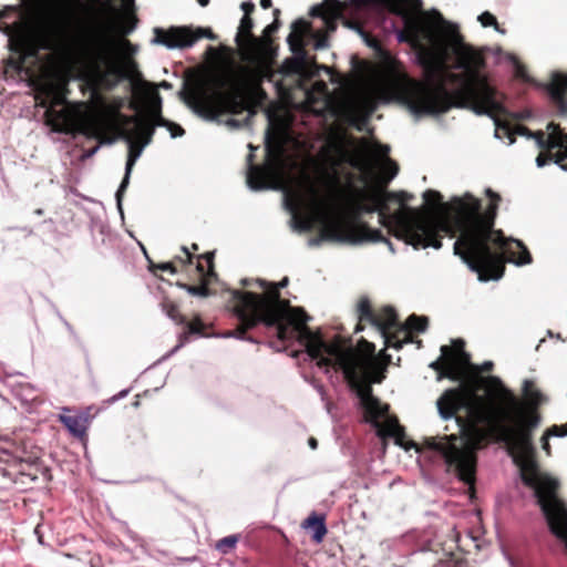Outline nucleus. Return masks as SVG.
<instances>
[{"instance_id": "69168bd1", "label": "nucleus", "mask_w": 567, "mask_h": 567, "mask_svg": "<svg viewBox=\"0 0 567 567\" xmlns=\"http://www.w3.org/2000/svg\"><path fill=\"white\" fill-rule=\"evenodd\" d=\"M260 6H261L264 9H269V8H271V6H272V1H271V0H260Z\"/></svg>"}, {"instance_id": "20e7f679", "label": "nucleus", "mask_w": 567, "mask_h": 567, "mask_svg": "<svg viewBox=\"0 0 567 567\" xmlns=\"http://www.w3.org/2000/svg\"><path fill=\"white\" fill-rule=\"evenodd\" d=\"M453 52L455 53L454 69L462 73L449 72L446 55L441 53L434 64V71L449 79V83L457 84L449 90L444 81L435 85H426L411 80L402 92L404 103L414 114H440L451 107L471 109L478 115H487L495 124V136L507 137L509 144L515 143L513 126L507 117L519 116L511 113L499 100V93L492 86L482 71L486 68V49H478L463 41L457 33L454 37Z\"/></svg>"}, {"instance_id": "bf43d9fd", "label": "nucleus", "mask_w": 567, "mask_h": 567, "mask_svg": "<svg viewBox=\"0 0 567 567\" xmlns=\"http://www.w3.org/2000/svg\"><path fill=\"white\" fill-rule=\"evenodd\" d=\"M367 118H354L352 121V125L358 130L362 131L363 124L365 123Z\"/></svg>"}, {"instance_id": "79ce46f5", "label": "nucleus", "mask_w": 567, "mask_h": 567, "mask_svg": "<svg viewBox=\"0 0 567 567\" xmlns=\"http://www.w3.org/2000/svg\"><path fill=\"white\" fill-rule=\"evenodd\" d=\"M20 391L21 392L18 395L24 402H31V401H35L38 399L37 391L29 384L22 385L20 388Z\"/></svg>"}, {"instance_id": "a211bd4d", "label": "nucleus", "mask_w": 567, "mask_h": 567, "mask_svg": "<svg viewBox=\"0 0 567 567\" xmlns=\"http://www.w3.org/2000/svg\"><path fill=\"white\" fill-rule=\"evenodd\" d=\"M94 416L92 408L74 414H60L59 421L68 429V431L76 439H84L86 436L87 427Z\"/></svg>"}, {"instance_id": "4d7b16f0", "label": "nucleus", "mask_w": 567, "mask_h": 567, "mask_svg": "<svg viewBox=\"0 0 567 567\" xmlns=\"http://www.w3.org/2000/svg\"><path fill=\"white\" fill-rule=\"evenodd\" d=\"M515 74L519 79H523V80H527L528 79L527 70H526V68L523 64H517L516 65Z\"/></svg>"}, {"instance_id": "49530a36", "label": "nucleus", "mask_w": 567, "mask_h": 567, "mask_svg": "<svg viewBox=\"0 0 567 567\" xmlns=\"http://www.w3.org/2000/svg\"><path fill=\"white\" fill-rule=\"evenodd\" d=\"M150 268L153 272H155L156 269L162 271H169L171 274L177 272V266L175 265V261L161 262L157 265L151 264Z\"/></svg>"}, {"instance_id": "052dcab7", "label": "nucleus", "mask_w": 567, "mask_h": 567, "mask_svg": "<svg viewBox=\"0 0 567 567\" xmlns=\"http://www.w3.org/2000/svg\"><path fill=\"white\" fill-rule=\"evenodd\" d=\"M256 280L257 279L244 278L240 280V285L244 288L251 287L252 285H257Z\"/></svg>"}, {"instance_id": "bb28decb", "label": "nucleus", "mask_w": 567, "mask_h": 567, "mask_svg": "<svg viewBox=\"0 0 567 567\" xmlns=\"http://www.w3.org/2000/svg\"><path fill=\"white\" fill-rule=\"evenodd\" d=\"M141 120L157 127H163L168 124V120L162 115V99L157 91H154L153 101L151 102L146 113L141 116Z\"/></svg>"}, {"instance_id": "4468645a", "label": "nucleus", "mask_w": 567, "mask_h": 567, "mask_svg": "<svg viewBox=\"0 0 567 567\" xmlns=\"http://www.w3.org/2000/svg\"><path fill=\"white\" fill-rule=\"evenodd\" d=\"M155 42L163 44L169 49L175 48H189L198 40L207 38L215 40L216 35L209 28H193V27H171L168 29L155 28Z\"/></svg>"}, {"instance_id": "8fccbe9b", "label": "nucleus", "mask_w": 567, "mask_h": 567, "mask_svg": "<svg viewBox=\"0 0 567 567\" xmlns=\"http://www.w3.org/2000/svg\"><path fill=\"white\" fill-rule=\"evenodd\" d=\"M567 423L564 425H553L546 430V436H566Z\"/></svg>"}, {"instance_id": "58836bf2", "label": "nucleus", "mask_w": 567, "mask_h": 567, "mask_svg": "<svg viewBox=\"0 0 567 567\" xmlns=\"http://www.w3.org/2000/svg\"><path fill=\"white\" fill-rule=\"evenodd\" d=\"M214 257H215L214 251H208V252H205V254L198 256V259H205V261L207 262V269L204 268V275L210 276L213 278H215L217 276L215 272Z\"/></svg>"}, {"instance_id": "338daca9", "label": "nucleus", "mask_w": 567, "mask_h": 567, "mask_svg": "<svg viewBox=\"0 0 567 567\" xmlns=\"http://www.w3.org/2000/svg\"><path fill=\"white\" fill-rule=\"evenodd\" d=\"M309 445L311 449H317L318 442L315 437L309 439Z\"/></svg>"}, {"instance_id": "0e129e2a", "label": "nucleus", "mask_w": 567, "mask_h": 567, "mask_svg": "<svg viewBox=\"0 0 567 567\" xmlns=\"http://www.w3.org/2000/svg\"><path fill=\"white\" fill-rule=\"evenodd\" d=\"M492 369H493V362H491V361L484 362L483 365L481 367V370L484 372H489Z\"/></svg>"}, {"instance_id": "7c9ffc66", "label": "nucleus", "mask_w": 567, "mask_h": 567, "mask_svg": "<svg viewBox=\"0 0 567 567\" xmlns=\"http://www.w3.org/2000/svg\"><path fill=\"white\" fill-rule=\"evenodd\" d=\"M406 331L412 334L413 331L425 332L429 328V318L425 316L411 315L403 324ZM413 338V336H411Z\"/></svg>"}, {"instance_id": "b1692460", "label": "nucleus", "mask_w": 567, "mask_h": 567, "mask_svg": "<svg viewBox=\"0 0 567 567\" xmlns=\"http://www.w3.org/2000/svg\"><path fill=\"white\" fill-rule=\"evenodd\" d=\"M309 14L313 18H321L329 30L336 29V18L340 14V3L338 1H324L310 9Z\"/></svg>"}, {"instance_id": "f3484780", "label": "nucleus", "mask_w": 567, "mask_h": 567, "mask_svg": "<svg viewBox=\"0 0 567 567\" xmlns=\"http://www.w3.org/2000/svg\"><path fill=\"white\" fill-rule=\"evenodd\" d=\"M539 87L545 92L548 104L559 117H567V72L554 71Z\"/></svg>"}, {"instance_id": "de8ad7c7", "label": "nucleus", "mask_w": 567, "mask_h": 567, "mask_svg": "<svg viewBox=\"0 0 567 567\" xmlns=\"http://www.w3.org/2000/svg\"><path fill=\"white\" fill-rule=\"evenodd\" d=\"M532 138L536 140L538 147L542 150H556L557 148V147H549L550 143L547 142V136L542 131L534 133V136H532Z\"/></svg>"}, {"instance_id": "5fc2aeb1", "label": "nucleus", "mask_w": 567, "mask_h": 567, "mask_svg": "<svg viewBox=\"0 0 567 567\" xmlns=\"http://www.w3.org/2000/svg\"><path fill=\"white\" fill-rule=\"evenodd\" d=\"M385 169L388 172V175H389V179H392L399 172V166L395 162H393L392 159L388 158L386 161V164H385Z\"/></svg>"}, {"instance_id": "4be33fe9", "label": "nucleus", "mask_w": 567, "mask_h": 567, "mask_svg": "<svg viewBox=\"0 0 567 567\" xmlns=\"http://www.w3.org/2000/svg\"><path fill=\"white\" fill-rule=\"evenodd\" d=\"M312 33V28L309 21L303 18H299L291 24V31L287 38V42L290 50L301 49L306 50L307 38Z\"/></svg>"}, {"instance_id": "dca6fc26", "label": "nucleus", "mask_w": 567, "mask_h": 567, "mask_svg": "<svg viewBox=\"0 0 567 567\" xmlns=\"http://www.w3.org/2000/svg\"><path fill=\"white\" fill-rule=\"evenodd\" d=\"M266 151L269 164L267 166L252 165L248 171L247 184L254 190L268 188L276 168L282 162L284 150L281 146L267 145Z\"/></svg>"}, {"instance_id": "aec40b11", "label": "nucleus", "mask_w": 567, "mask_h": 567, "mask_svg": "<svg viewBox=\"0 0 567 567\" xmlns=\"http://www.w3.org/2000/svg\"><path fill=\"white\" fill-rule=\"evenodd\" d=\"M125 140L130 143V146H128V156H127L126 167H125V175H124V177L120 184V187L116 192V200H117L118 207H121L124 192L126 190V188L130 184V176H131L133 166H134L135 162L137 161V158L141 156L143 148L145 147V145H143L142 143H140L136 140H133V138H125Z\"/></svg>"}, {"instance_id": "473e14b6", "label": "nucleus", "mask_w": 567, "mask_h": 567, "mask_svg": "<svg viewBox=\"0 0 567 567\" xmlns=\"http://www.w3.org/2000/svg\"><path fill=\"white\" fill-rule=\"evenodd\" d=\"M358 312L360 321H368L370 323L375 315V311L372 309L370 300L365 297L359 300Z\"/></svg>"}, {"instance_id": "5701e85b", "label": "nucleus", "mask_w": 567, "mask_h": 567, "mask_svg": "<svg viewBox=\"0 0 567 567\" xmlns=\"http://www.w3.org/2000/svg\"><path fill=\"white\" fill-rule=\"evenodd\" d=\"M290 51L293 53V56L285 60L281 66V72L286 75L303 74L309 64V54L307 50H301L299 48Z\"/></svg>"}, {"instance_id": "603ef678", "label": "nucleus", "mask_w": 567, "mask_h": 567, "mask_svg": "<svg viewBox=\"0 0 567 567\" xmlns=\"http://www.w3.org/2000/svg\"><path fill=\"white\" fill-rule=\"evenodd\" d=\"M163 127H167L172 137H178V136L184 135V133H185L184 128L181 125L173 123L171 121H168V124L164 125Z\"/></svg>"}, {"instance_id": "39448f33", "label": "nucleus", "mask_w": 567, "mask_h": 567, "mask_svg": "<svg viewBox=\"0 0 567 567\" xmlns=\"http://www.w3.org/2000/svg\"><path fill=\"white\" fill-rule=\"evenodd\" d=\"M257 286L264 293H256L247 290L231 289L230 302L233 313L239 320L238 326L225 333L226 337H235L241 340L254 341L246 337L247 332L259 323L276 328L280 341L298 340L305 346L309 357H318L319 344L323 339L322 333L312 331L307 322L310 317L303 308L292 307L288 299H282L280 289L287 287L288 277L279 282H269L257 278Z\"/></svg>"}, {"instance_id": "a18cd8bd", "label": "nucleus", "mask_w": 567, "mask_h": 567, "mask_svg": "<svg viewBox=\"0 0 567 567\" xmlns=\"http://www.w3.org/2000/svg\"><path fill=\"white\" fill-rule=\"evenodd\" d=\"M311 38L315 40V49H324L328 47V35L322 31H317L310 34Z\"/></svg>"}, {"instance_id": "f257e3e1", "label": "nucleus", "mask_w": 567, "mask_h": 567, "mask_svg": "<svg viewBox=\"0 0 567 567\" xmlns=\"http://www.w3.org/2000/svg\"><path fill=\"white\" fill-rule=\"evenodd\" d=\"M348 212L359 219L362 213L378 212L380 224L389 233L415 249L442 247L443 235L454 243V254L476 272L478 280H498L505 272V264L528 265L533 258L527 247L517 239L506 238L495 228L502 197L492 188L485 189L488 204L483 210L482 202L474 195L454 200V223L427 209H415L405 203L413 196L406 192H385L381 188H359L349 185Z\"/></svg>"}, {"instance_id": "c9c22d12", "label": "nucleus", "mask_w": 567, "mask_h": 567, "mask_svg": "<svg viewBox=\"0 0 567 567\" xmlns=\"http://www.w3.org/2000/svg\"><path fill=\"white\" fill-rule=\"evenodd\" d=\"M280 19H274V21L264 29L262 37H260L259 39H264L265 42L259 50H262L271 44L272 40L270 39V37L274 33H276L280 29Z\"/></svg>"}, {"instance_id": "2f4dec72", "label": "nucleus", "mask_w": 567, "mask_h": 567, "mask_svg": "<svg viewBox=\"0 0 567 567\" xmlns=\"http://www.w3.org/2000/svg\"><path fill=\"white\" fill-rule=\"evenodd\" d=\"M560 143H554L556 146L555 163L560 166L561 169L567 171V135L561 136Z\"/></svg>"}, {"instance_id": "13d9d810", "label": "nucleus", "mask_w": 567, "mask_h": 567, "mask_svg": "<svg viewBox=\"0 0 567 567\" xmlns=\"http://www.w3.org/2000/svg\"><path fill=\"white\" fill-rule=\"evenodd\" d=\"M241 10L244 11V16L251 17V13L255 11V4L252 2H243Z\"/></svg>"}, {"instance_id": "1a4fd4ad", "label": "nucleus", "mask_w": 567, "mask_h": 567, "mask_svg": "<svg viewBox=\"0 0 567 567\" xmlns=\"http://www.w3.org/2000/svg\"><path fill=\"white\" fill-rule=\"evenodd\" d=\"M437 372V380L449 379L461 382L457 388H471L475 395L480 389L477 383L485 382V378L478 375L480 369L471 362V354L465 351L463 339L452 340L451 346L441 347V357L430 364Z\"/></svg>"}, {"instance_id": "393cba45", "label": "nucleus", "mask_w": 567, "mask_h": 567, "mask_svg": "<svg viewBox=\"0 0 567 567\" xmlns=\"http://www.w3.org/2000/svg\"><path fill=\"white\" fill-rule=\"evenodd\" d=\"M35 95L53 99L55 104H64L66 102V85L60 84L53 80H43L38 83Z\"/></svg>"}, {"instance_id": "0eeeda50", "label": "nucleus", "mask_w": 567, "mask_h": 567, "mask_svg": "<svg viewBox=\"0 0 567 567\" xmlns=\"http://www.w3.org/2000/svg\"><path fill=\"white\" fill-rule=\"evenodd\" d=\"M310 358L317 360V367L326 368L327 371L330 368L341 370L349 388L360 399L365 421L380 425V419L388 415L390 406L382 404L372 393V383H381L385 378L373 361L362 357L340 334L329 342L322 339L318 357Z\"/></svg>"}, {"instance_id": "774afa93", "label": "nucleus", "mask_w": 567, "mask_h": 567, "mask_svg": "<svg viewBox=\"0 0 567 567\" xmlns=\"http://www.w3.org/2000/svg\"><path fill=\"white\" fill-rule=\"evenodd\" d=\"M272 13H274V19H279V17H280V10L279 9H275Z\"/></svg>"}, {"instance_id": "9b49d317", "label": "nucleus", "mask_w": 567, "mask_h": 567, "mask_svg": "<svg viewBox=\"0 0 567 567\" xmlns=\"http://www.w3.org/2000/svg\"><path fill=\"white\" fill-rule=\"evenodd\" d=\"M485 385L488 388L487 396H483L486 401L493 402L495 406L505 411L504 423L508 425H515L522 415L532 411L537 412V406L545 400L542 392L536 389L535 383L532 380H525L523 385V392L525 398L532 405L528 409H523L522 402L518 398L507 389L499 378L489 375L485 378Z\"/></svg>"}, {"instance_id": "423d86ee", "label": "nucleus", "mask_w": 567, "mask_h": 567, "mask_svg": "<svg viewBox=\"0 0 567 567\" xmlns=\"http://www.w3.org/2000/svg\"><path fill=\"white\" fill-rule=\"evenodd\" d=\"M272 70L268 61L257 60L250 68L229 61L221 74L214 79L215 90L208 93L204 87L194 89L186 102L200 116L214 121L224 114H240L248 109L250 93L266 96L261 84L271 80Z\"/></svg>"}, {"instance_id": "a878e982", "label": "nucleus", "mask_w": 567, "mask_h": 567, "mask_svg": "<svg viewBox=\"0 0 567 567\" xmlns=\"http://www.w3.org/2000/svg\"><path fill=\"white\" fill-rule=\"evenodd\" d=\"M196 269L199 274V285H188L178 282L177 286L182 289H185L189 295L197 297H209L212 295V290L209 288V284L213 277L204 275V265L202 262H197Z\"/></svg>"}, {"instance_id": "e433bc0d", "label": "nucleus", "mask_w": 567, "mask_h": 567, "mask_svg": "<svg viewBox=\"0 0 567 567\" xmlns=\"http://www.w3.org/2000/svg\"><path fill=\"white\" fill-rule=\"evenodd\" d=\"M239 540V537L237 535H230L227 537H224L219 539L216 543V549L219 550L223 554L229 553L231 549H234Z\"/></svg>"}, {"instance_id": "2eb2a0df", "label": "nucleus", "mask_w": 567, "mask_h": 567, "mask_svg": "<svg viewBox=\"0 0 567 567\" xmlns=\"http://www.w3.org/2000/svg\"><path fill=\"white\" fill-rule=\"evenodd\" d=\"M114 118L118 135L123 138H133L147 146L152 143L157 126L142 121L140 115H126L114 111Z\"/></svg>"}, {"instance_id": "9d476101", "label": "nucleus", "mask_w": 567, "mask_h": 567, "mask_svg": "<svg viewBox=\"0 0 567 567\" xmlns=\"http://www.w3.org/2000/svg\"><path fill=\"white\" fill-rule=\"evenodd\" d=\"M37 106L45 109V124L51 126L52 131L70 134L78 132L89 138H95L100 143H111L106 137V118L103 114H95L80 123H75L74 116L68 109L56 110L59 104L53 103V99L35 95Z\"/></svg>"}, {"instance_id": "6e6552de", "label": "nucleus", "mask_w": 567, "mask_h": 567, "mask_svg": "<svg viewBox=\"0 0 567 567\" xmlns=\"http://www.w3.org/2000/svg\"><path fill=\"white\" fill-rule=\"evenodd\" d=\"M390 12L400 16L403 19V28L398 31V40L403 43H409L415 49H423L425 51V58L423 59V65L426 72V81L422 84L435 85L440 81H444V84L449 82V79L437 74L434 71V64L436 59L443 53L446 55V62L450 59V54L453 52L454 37L460 34L463 37L456 28L449 30L450 44L444 39L435 37L432 32V27L422 17L414 16L412 12L421 10L422 3L420 0H380ZM464 40V38H462ZM449 72V64L446 63ZM421 83V81H419Z\"/></svg>"}, {"instance_id": "72a5a7b5", "label": "nucleus", "mask_w": 567, "mask_h": 567, "mask_svg": "<svg viewBox=\"0 0 567 567\" xmlns=\"http://www.w3.org/2000/svg\"><path fill=\"white\" fill-rule=\"evenodd\" d=\"M185 326V334H198L205 336L206 326L200 319L199 316H196L192 321H186Z\"/></svg>"}, {"instance_id": "412c9836", "label": "nucleus", "mask_w": 567, "mask_h": 567, "mask_svg": "<svg viewBox=\"0 0 567 567\" xmlns=\"http://www.w3.org/2000/svg\"><path fill=\"white\" fill-rule=\"evenodd\" d=\"M254 20L251 17L243 16L236 34V43L243 49H260L264 39H258L252 33Z\"/></svg>"}, {"instance_id": "a19ab883", "label": "nucleus", "mask_w": 567, "mask_h": 567, "mask_svg": "<svg viewBox=\"0 0 567 567\" xmlns=\"http://www.w3.org/2000/svg\"><path fill=\"white\" fill-rule=\"evenodd\" d=\"M309 190L312 196L313 206L319 213H323L328 207V203L319 197V192L313 185L310 186Z\"/></svg>"}, {"instance_id": "6ab92c4d", "label": "nucleus", "mask_w": 567, "mask_h": 567, "mask_svg": "<svg viewBox=\"0 0 567 567\" xmlns=\"http://www.w3.org/2000/svg\"><path fill=\"white\" fill-rule=\"evenodd\" d=\"M466 195H472V194L471 193H466V194H464L462 196V198H464ZM423 198H424L426 204H429L431 206H437V209L433 208V207H424L423 209H427L430 212H433L437 216H442L444 218H447L451 225L454 223V214L455 213H454V205H453V203L456 199H461V197H454L451 200V204H444L443 203V196L441 195L440 192L434 190V189H427L426 192H424Z\"/></svg>"}, {"instance_id": "864d4df0", "label": "nucleus", "mask_w": 567, "mask_h": 567, "mask_svg": "<svg viewBox=\"0 0 567 567\" xmlns=\"http://www.w3.org/2000/svg\"><path fill=\"white\" fill-rule=\"evenodd\" d=\"M18 11H19V7L18 6H4L0 10V20L1 19H7V18L11 17L12 14L17 13Z\"/></svg>"}, {"instance_id": "37998d69", "label": "nucleus", "mask_w": 567, "mask_h": 567, "mask_svg": "<svg viewBox=\"0 0 567 567\" xmlns=\"http://www.w3.org/2000/svg\"><path fill=\"white\" fill-rule=\"evenodd\" d=\"M555 150H543L536 157L537 166L543 167L549 162L555 163Z\"/></svg>"}, {"instance_id": "c756f323", "label": "nucleus", "mask_w": 567, "mask_h": 567, "mask_svg": "<svg viewBox=\"0 0 567 567\" xmlns=\"http://www.w3.org/2000/svg\"><path fill=\"white\" fill-rule=\"evenodd\" d=\"M162 310L177 324L186 323V318L181 313L179 306L169 297H164L161 301Z\"/></svg>"}, {"instance_id": "f8f14e48", "label": "nucleus", "mask_w": 567, "mask_h": 567, "mask_svg": "<svg viewBox=\"0 0 567 567\" xmlns=\"http://www.w3.org/2000/svg\"><path fill=\"white\" fill-rule=\"evenodd\" d=\"M320 236L327 240H342L349 237L354 241L385 243L394 251L392 243L383 236L380 229H373L367 223L353 217L347 223L341 220L324 223L320 230Z\"/></svg>"}, {"instance_id": "f704fd0d", "label": "nucleus", "mask_w": 567, "mask_h": 567, "mask_svg": "<svg viewBox=\"0 0 567 567\" xmlns=\"http://www.w3.org/2000/svg\"><path fill=\"white\" fill-rule=\"evenodd\" d=\"M547 131L549 132L547 135V142L550 143L549 147H554L553 144L555 142L560 143V141H563L561 136L567 135V133L563 131L560 125L555 122H550L547 124Z\"/></svg>"}, {"instance_id": "ddd939ff", "label": "nucleus", "mask_w": 567, "mask_h": 567, "mask_svg": "<svg viewBox=\"0 0 567 567\" xmlns=\"http://www.w3.org/2000/svg\"><path fill=\"white\" fill-rule=\"evenodd\" d=\"M371 324L381 332L386 348L400 350L403 344L414 342L409 331L399 321L396 311L390 306L375 312Z\"/></svg>"}, {"instance_id": "09e8293b", "label": "nucleus", "mask_w": 567, "mask_h": 567, "mask_svg": "<svg viewBox=\"0 0 567 567\" xmlns=\"http://www.w3.org/2000/svg\"><path fill=\"white\" fill-rule=\"evenodd\" d=\"M532 138L536 140L538 147L542 150H556L557 148V147H549L550 143L547 142V136L542 131L534 133V136H532Z\"/></svg>"}, {"instance_id": "c85d7f7f", "label": "nucleus", "mask_w": 567, "mask_h": 567, "mask_svg": "<svg viewBox=\"0 0 567 567\" xmlns=\"http://www.w3.org/2000/svg\"><path fill=\"white\" fill-rule=\"evenodd\" d=\"M302 527L305 529L312 530V540L321 543L327 534V526L324 516L312 513L303 522Z\"/></svg>"}, {"instance_id": "f03ea898", "label": "nucleus", "mask_w": 567, "mask_h": 567, "mask_svg": "<svg viewBox=\"0 0 567 567\" xmlns=\"http://www.w3.org/2000/svg\"><path fill=\"white\" fill-rule=\"evenodd\" d=\"M437 410L442 419L456 417L462 435L426 437L424 446L437 452L446 465V472L475 492L477 450L491 442L504 443L519 467L520 480L535 489L537 502L551 533L567 538V508L556 493L558 482L539 471L533 446V431L540 423V415L532 411L522 415L515 425L504 423L505 411L475 395L471 388H452L439 398Z\"/></svg>"}, {"instance_id": "3c124183", "label": "nucleus", "mask_w": 567, "mask_h": 567, "mask_svg": "<svg viewBox=\"0 0 567 567\" xmlns=\"http://www.w3.org/2000/svg\"><path fill=\"white\" fill-rule=\"evenodd\" d=\"M514 136H526L527 138H532L534 136V133L525 125L517 124L513 126Z\"/></svg>"}, {"instance_id": "c03bdc74", "label": "nucleus", "mask_w": 567, "mask_h": 567, "mask_svg": "<svg viewBox=\"0 0 567 567\" xmlns=\"http://www.w3.org/2000/svg\"><path fill=\"white\" fill-rule=\"evenodd\" d=\"M183 256H176L173 261H175V265H181L182 268H184L187 265H190L193 262V254L189 251V249L185 246L182 247Z\"/></svg>"}, {"instance_id": "6e6d98bb", "label": "nucleus", "mask_w": 567, "mask_h": 567, "mask_svg": "<svg viewBox=\"0 0 567 567\" xmlns=\"http://www.w3.org/2000/svg\"><path fill=\"white\" fill-rule=\"evenodd\" d=\"M137 21H138L137 17L135 14H133L131 17V23L123 29L122 33L124 35L131 33L136 28Z\"/></svg>"}, {"instance_id": "7ed1b4c3", "label": "nucleus", "mask_w": 567, "mask_h": 567, "mask_svg": "<svg viewBox=\"0 0 567 567\" xmlns=\"http://www.w3.org/2000/svg\"><path fill=\"white\" fill-rule=\"evenodd\" d=\"M34 39L21 22L4 28L9 50L14 54L7 66L20 73L28 58H37L39 50L78 49L81 53L79 79L94 94L112 91L122 81L138 74L133 59L120 60L110 38L113 11L111 0H21Z\"/></svg>"}, {"instance_id": "4c0bfd02", "label": "nucleus", "mask_w": 567, "mask_h": 567, "mask_svg": "<svg viewBox=\"0 0 567 567\" xmlns=\"http://www.w3.org/2000/svg\"><path fill=\"white\" fill-rule=\"evenodd\" d=\"M478 21L484 28L493 27L495 31L499 33H505V30L501 28L497 19L494 14L488 11H485L478 16Z\"/></svg>"}, {"instance_id": "680f3d73", "label": "nucleus", "mask_w": 567, "mask_h": 567, "mask_svg": "<svg viewBox=\"0 0 567 567\" xmlns=\"http://www.w3.org/2000/svg\"><path fill=\"white\" fill-rule=\"evenodd\" d=\"M548 437L549 436H546V433H545L542 437V441H543V449L546 451L547 455H550V445L548 443Z\"/></svg>"}, {"instance_id": "ea45409f", "label": "nucleus", "mask_w": 567, "mask_h": 567, "mask_svg": "<svg viewBox=\"0 0 567 567\" xmlns=\"http://www.w3.org/2000/svg\"><path fill=\"white\" fill-rule=\"evenodd\" d=\"M323 179L327 186L329 188L333 189L334 192L340 193V178L336 172L329 173L324 171L323 173Z\"/></svg>"}, {"instance_id": "e2e57ef3", "label": "nucleus", "mask_w": 567, "mask_h": 567, "mask_svg": "<svg viewBox=\"0 0 567 567\" xmlns=\"http://www.w3.org/2000/svg\"><path fill=\"white\" fill-rule=\"evenodd\" d=\"M299 226L303 230H310L312 228V221L311 219L307 218L306 220L301 221Z\"/></svg>"}, {"instance_id": "cd10ccee", "label": "nucleus", "mask_w": 567, "mask_h": 567, "mask_svg": "<svg viewBox=\"0 0 567 567\" xmlns=\"http://www.w3.org/2000/svg\"><path fill=\"white\" fill-rule=\"evenodd\" d=\"M374 426L378 429L379 436H384V435L392 436L395 440V444L408 449L404 443V439H405L404 427L399 424V421L395 416L390 417L385 422V424H382L380 422L379 426L378 425H374Z\"/></svg>"}]
</instances>
